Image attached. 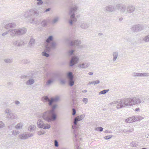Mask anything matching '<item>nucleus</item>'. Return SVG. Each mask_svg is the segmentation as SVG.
<instances>
[{"mask_svg":"<svg viewBox=\"0 0 149 149\" xmlns=\"http://www.w3.org/2000/svg\"><path fill=\"white\" fill-rule=\"evenodd\" d=\"M43 118L47 121H50L54 120L56 119V116L54 113V111L52 110L44 114Z\"/></svg>","mask_w":149,"mask_h":149,"instance_id":"f257e3e1","label":"nucleus"},{"mask_svg":"<svg viewBox=\"0 0 149 149\" xmlns=\"http://www.w3.org/2000/svg\"><path fill=\"white\" fill-rule=\"evenodd\" d=\"M140 102V100H137L136 101V100H134L130 99H127L125 101L124 104L125 105L124 106H121L120 104V107L118 106L117 108H121L123 106H125V105H131L132 104H135L138 103H139Z\"/></svg>","mask_w":149,"mask_h":149,"instance_id":"f03ea898","label":"nucleus"},{"mask_svg":"<svg viewBox=\"0 0 149 149\" xmlns=\"http://www.w3.org/2000/svg\"><path fill=\"white\" fill-rule=\"evenodd\" d=\"M68 78L71 80L70 82V86H72L74 85V81L72 80L73 76L72 75V74L71 72H69L68 73Z\"/></svg>","mask_w":149,"mask_h":149,"instance_id":"7ed1b4c3","label":"nucleus"},{"mask_svg":"<svg viewBox=\"0 0 149 149\" xmlns=\"http://www.w3.org/2000/svg\"><path fill=\"white\" fill-rule=\"evenodd\" d=\"M78 59L76 57H74L72 58L70 62V66H72L77 62Z\"/></svg>","mask_w":149,"mask_h":149,"instance_id":"20e7f679","label":"nucleus"},{"mask_svg":"<svg viewBox=\"0 0 149 149\" xmlns=\"http://www.w3.org/2000/svg\"><path fill=\"white\" fill-rule=\"evenodd\" d=\"M42 99L43 100H44L47 101H49V105H51L52 103L55 100L54 99H52L50 100L49 101V99L48 98V97L46 96L42 97Z\"/></svg>","mask_w":149,"mask_h":149,"instance_id":"39448f33","label":"nucleus"},{"mask_svg":"<svg viewBox=\"0 0 149 149\" xmlns=\"http://www.w3.org/2000/svg\"><path fill=\"white\" fill-rule=\"evenodd\" d=\"M84 118V116L83 115H81L79 116H78L75 118V121H79L82 120Z\"/></svg>","mask_w":149,"mask_h":149,"instance_id":"423d86ee","label":"nucleus"},{"mask_svg":"<svg viewBox=\"0 0 149 149\" xmlns=\"http://www.w3.org/2000/svg\"><path fill=\"white\" fill-rule=\"evenodd\" d=\"M109 90H105L100 91L99 93L100 94H104L109 91Z\"/></svg>","mask_w":149,"mask_h":149,"instance_id":"0eeeda50","label":"nucleus"},{"mask_svg":"<svg viewBox=\"0 0 149 149\" xmlns=\"http://www.w3.org/2000/svg\"><path fill=\"white\" fill-rule=\"evenodd\" d=\"M40 122L38 123V126L39 127L43 128L44 127V125H43L42 123V121H40Z\"/></svg>","mask_w":149,"mask_h":149,"instance_id":"6e6552de","label":"nucleus"},{"mask_svg":"<svg viewBox=\"0 0 149 149\" xmlns=\"http://www.w3.org/2000/svg\"><path fill=\"white\" fill-rule=\"evenodd\" d=\"M34 82V81L33 79L29 80L27 82V84H33Z\"/></svg>","mask_w":149,"mask_h":149,"instance_id":"1a4fd4ad","label":"nucleus"},{"mask_svg":"<svg viewBox=\"0 0 149 149\" xmlns=\"http://www.w3.org/2000/svg\"><path fill=\"white\" fill-rule=\"evenodd\" d=\"M52 36H50L49 37V38L47 39L46 40V41L47 42H49L51 41L52 40Z\"/></svg>","mask_w":149,"mask_h":149,"instance_id":"9d476101","label":"nucleus"},{"mask_svg":"<svg viewBox=\"0 0 149 149\" xmlns=\"http://www.w3.org/2000/svg\"><path fill=\"white\" fill-rule=\"evenodd\" d=\"M20 138L21 139H25L27 138V136L25 135H22L20 136Z\"/></svg>","mask_w":149,"mask_h":149,"instance_id":"9b49d317","label":"nucleus"},{"mask_svg":"<svg viewBox=\"0 0 149 149\" xmlns=\"http://www.w3.org/2000/svg\"><path fill=\"white\" fill-rule=\"evenodd\" d=\"M22 125L21 124H18L17 125L16 127L17 129H19L22 127Z\"/></svg>","mask_w":149,"mask_h":149,"instance_id":"f8f14e48","label":"nucleus"},{"mask_svg":"<svg viewBox=\"0 0 149 149\" xmlns=\"http://www.w3.org/2000/svg\"><path fill=\"white\" fill-rule=\"evenodd\" d=\"M50 125H45L44 127H43V129H49L50 128Z\"/></svg>","mask_w":149,"mask_h":149,"instance_id":"ddd939ff","label":"nucleus"},{"mask_svg":"<svg viewBox=\"0 0 149 149\" xmlns=\"http://www.w3.org/2000/svg\"><path fill=\"white\" fill-rule=\"evenodd\" d=\"M42 55L45 56L47 57H48L49 55L47 54L45 52H43L42 53Z\"/></svg>","mask_w":149,"mask_h":149,"instance_id":"4468645a","label":"nucleus"},{"mask_svg":"<svg viewBox=\"0 0 149 149\" xmlns=\"http://www.w3.org/2000/svg\"><path fill=\"white\" fill-rule=\"evenodd\" d=\"M83 101L85 103H86L88 102V100L87 98H84L83 100Z\"/></svg>","mask_w":149,"mask_h":149,"instance_id":"2eb2a0df","label":"nucleus"},{"mask_svg":"<svg viewBox=\"0 0 149 149\" xmlns=\"http://www.w3.org/2000/svg\"><path fill=\"white\" fill-rule=\"evenodd\" d=\"M21 32L20 31H16V34L17 35H18L20 34V33H21Z\"/></svg>","mask_w":149,"mask_h":149,"instance_id":"dca6fc26","label":"nucleus"},{"mask_svg":"<svg viewBox=\"0 0 149 149\" xmlns=\"http://www.w3.org/2000/svg\"><path fill=\"white\" fill-rule=\"evenodd\" d=\"M54 143H55V146H56L58 147V142L56 140H55Z\"/></svg>","mask_w":149,"mask_h":149,"instance_id":"f3484780","label":"nucleus"},{"mask_svg":"<svg viewBox=\"0 0 149 149\" xmlns=\"http://www.w3.org/2000/svg\"><path fill=\"white\" fill-rule=\"evenodd\" d=\"M111 137V136H105L104 137V138L105 139H109Z\"/></svg>","mask_w":149,"mask_h":149,"instance_id":"a211bd4d","label":"nucleus"},{"mask_svg":"<svg viewBox=\"0 0 149 149\" xmlns=\"http://www.w3.org/2000/svg\"><path fill=\"white\" fill-rule=\"evenodd\" d=\"M72 111H73L72 115H74L76 113V111H75V110L74 109H72Z\"/></svg>","mask_w":149,"mask_h":149,"instance_id":"6ab92c4d","label":"nucleus"},{"mask_svg":"<svg viewBox=\"0 0 149 149\" xmlns=\"http://www.w3.org/2000/svg\"><path fill=\"white\" fill-rule=\"evenodd\" d=\"M99 131H102L103 130V128L102 127H100L99 128Z\"/></svg>","mask_w":149,"mask_h":149,"instance_id":"aec40b11","label":"nucleus"},{"mask_svg":"<svg viewBox=\"0 0 149 149\" xmlns=\"http://www.w3.org/2000/svg\"><path fill=\"white\" fill-rule=\"evenodd\" d=\"M77 121H75V119L74 121V123L75 125L77 124Z\"/></svg>","mask_w":149,"mask_h":149,"instance_id":"412c9836","label":"nucleus"},{"mask_svg":"<svg viewBox=\"0 0 149 149\" xmlns=\"http://www.w3.org/2000/svg\"><path fill=\"white\" fill-rule=\"evenodd\" d=\"M129 120V118L126 119V122H128Z\"/></svg>","mask_w":149,"mask_h":149,"instance_id":"4be33fe9","label":"nucleus"},{"mask_svg":"<svg viewBox=\"0 0 149 149\" xmlns=\"http://www.w3.org/2000/svg\"><path fill=\"white\" fill-rule=\"evenodd\" d=\"M74 15H72L71 16V18H74Z\"/></svg>","mask_w":149,"mask_h":149,"instance_id":"5701e85b","label":"nucleus"},{"mask_svg":"<svg viewBox=\"0 0 149 149\" xmlns=\"http://www.w3.org/2000/svg\"><path fill=\"white\" fill-rule=\"evenodd\" d=\"M93 73L92 72H90L89 73V74L91 75H92L93 74Z\"/></svg>","mask_w":149,"mask_h":149,"instance_id":"b1692460","label":"nucleus"},{"mask_svg":"<svg viewBox=\"0 0 149 149\" xmlns=\"http://www.w3.org/2000/svg\"><path fill=\"white\" fill-rule=\"evenodd\" d=\"M74 51L73 50H72V51L70 52V54H72V53L74 52Z\"/></svg>","mask_w":149,"mask_h":149,"instance_id":"393cba45","label":"nucleus"},{"mask_svg":"<svg viewBox=\"0 0 149 149\" xmlns=\"http://www.w3.org/2000/svg\"><path fill=\"white\" fill-rule=\"evenodd\" d=\"M139 110V108H136V109H135V111H138Z\"/></svg>","mask_w":149,"mask_h":149,"instance_id":"a878e982","label":"nucleus"},{"mask_svg":"<svg viewBox=\"0 0 149 149\" xmlns=\"http://www.w3.org/2000/svg\"><path fill=\"white\" fill-rule=\"evenodd\" d=\"M50 10V9L49 8L47 9L46 10V11L47 12V11H49V10Z\"/></svg>","mask_w":149,"mask_h":149,"instance_id":"bb28decb","label":"nucleus"},{"mask_svg":"<svg viewBox=\"0 0 149 149\" xmlns=\"http://www.w3.org/2000/svg\"><path fill=\"white\" fill-rule=\"evenodd\" d=\"M52 82L51 81H48V84H50V82Z\"/></svg>","mask_w":149,"mask_h":149,"instance_id":"cd10ccee","label":"nucleus"},{"mask_svg":"<svg viewBox=\"0 0 149 149\" xmlns=\"http://www.w3.org/2000/svg\"><path fill=\"white\" fill-rule=\"evenodd\" d=\"M70 23L71 24H72V21L70 22Z\"/></svg>","mask_w":149,"mask_h":149,"instance_id":"c85d7f7f","label":"nucleus"},{"mask_svg":"<svg viewBox=\"0 0 149 149\" xmlns=\"http://www.w3.org/2000/svg\"><path fill=\"white\" fill-rule=\"evenodd\" d=\"M3 123L1 122H0V125L1 124V125H2Z\"/></svg>","mask_w":149,"mask_h":149,"instance_id":"c756f323","label":"nucleus"},{"mask_svg":"<svg viewBox=\"0 0 149 149\" xmlns=\"http://www.w3.org/2000/svg\"><path fill=\"white\" fill-rule=\"evenodd\" d=\"M18 103H19V102H16V104H18Z\"/></svg>","mask_w":149,"mask_h":149,"instance_id":"7c9ffc66","label":"nucleus"},{"mask_svg":"<svg viewBox=\"0 0 149 149\" xmlns=\"http://www.w3.org/2000/svg\"><path fill=\"white\" fill-rule=\"evenodd\" d=\"M99 81H97V82L96 83H99Z\"/></svg>","mask_w":149,"mask_h":149,"instance_id":"2f4dec72","label":"nucleus"},{"mask_svg":"<svg viewBox=\"0 0 149 149\" xmlns=\"http://www.w3.org/2000/svg\"><path fill=\"white\" fill-rule=\"evenodd\" d=\"M54 22H56V21H55V20H54Z\"/></svg>","mask_w":149,"mask_h":149,"instance_id":"473e14b6","label":"nucleus"},{"mask_svg":"<svg viewBox=\"0 0 149 149\" xmlns=\"http://www.w3.org/2000/svg\"><path fill=\"white\" fill-rule=\"evenodd\" d=\"M1 127V126H0V127Z\"/></svg>","mask_w":149,"mask_h":149,"instance_id":"72a5a7b5","label":"nucleus"}]
</instances>
